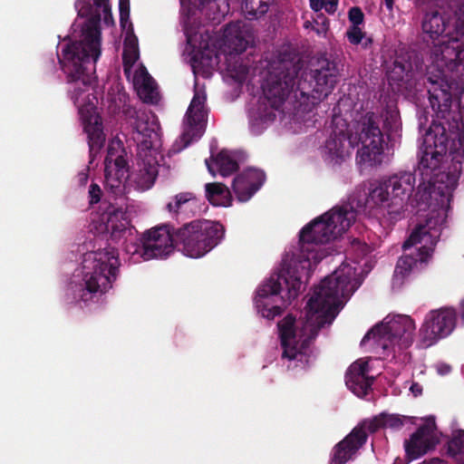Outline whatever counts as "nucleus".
<instances>
[{"label": "nucleus", "instance_id": "nucleus-25", "mask_svg": "<svg viewBox=\"0 0 464 464\" xmlns=\"http://www.w3.org/2000/svg\"><path fill=\"white\" fill-rule=\"evenodd\" d=\"M196 196L191 192H181L177 194L167 204V208L170 213H178L197 206Z\"/></svg>", "mask_w": 464, "mask_h": 464}, {"label": "nucleus", "instance_id": "nucleus-10", "mask_svg": "<svg viewBox=\"0 0 464 464\" xmlns=\"http://www.w3.org/2000/svg\"><path fill=\"white\" fill-rule=\"evenodd\" d=\"M118 251L97 248L82 255L80 266L64 282L63 298L67 304H89L112 289L120 273Z\"/></svg>", "mask_w": 464, "mask_h": 464}, {"label": "nucleus", "instance_id": "nucleus-33", "mask_svg": "<svg viewBox=\"0 0 464 464\" xmlns=\"http://www.w3.org/2000/svg\"><path fill=\"white\" fill-rule=\"evenodd\" d=\"M436 372L440 376L448 375L451 372V367L445 362H439L435 365Z\"/></svg>", "mask_w": 464, "mask_h": 464}, {"label": "nucleus", "instance_id": "nucleus-41", "mask_svg": "<svg viewBox=\"0 0 464 464\" xmlns=\"http://www.w3.org/2000/svg\"><path fill=\"white\" fill-rule=\"evenodd\" d=\"M310 25H311V23H310V22H306V23L304 24V26H305L306 28H308Z\"/></svg>", "mask_w": 464, "mask_h": 464}, {"label": "nucleus", "instance_id": "nucleus-2", "mask_svg": "<svg viewBox=\"0 0 464 464\" xmlns=\"http://www.w3.org/2000/svg\"><path fill=\"white\" fill-rule=\"evenodd\" d=\"M181 24L187 38L184 55L195 75V92L187 111L183 131H205L206 92L199 87L198 77L208 78L216 70L224 77L241 82L247 69L236 60L253 42L252 28L245 21L227 24L222 34L210 33L198 24L203 18L219 23L228 13L227 0H180Z\"/></svg>", "mask_w": 464, "mask_h": 464}, {"label": "nucleus", "instance_id": "nucleus-13", "mask_svg": "<svg viewBox=\"0 0 464 464\" xmlns=\"http://www.w3.org/2000/svg\"><path fill=\"white\" fill-rule=\"evenodd\" d=\"M413 419L398 414L381 413L372 420L363 421L335 446L330 464H345L353 459L365 443L368 431L373 432L379 428L398 430L404 424L412 422Z\"/></svg>", "mask_w": 464, "mask_h": 464}, {"label": "nucleus", "instance_id": "nucleus-12", "mask_svg": "<svg viewBox=\"0 0 464 464\" xmlns=\"http://www.w3.org/2000/svg\"><path fill=\"white\" fill-rule=\"evenodd\" d=\"M119 8L120 23L124 36L122 52L124 73L133 83L138 95L144 102L157 103L160 100L158 87L139 61V42L130 21L129 0H119Z\"/></svg>", "mask_w": 464, "mask_h": 464}, {"label": "nucleus", "instance_id": "nucleus-31", "mask_svg": "<svg viewBox=\"0 0 464 464\" xmlns=\"http://www.w3.org/2000/svg\"><path fill=\"white\" fill-rule=\"evenodd\" d=\"M102 196V189L97 184H92L89 188V202L94 204L99 202Z\"/></svg>", "mask_w": 464, "mask_h": 464}, {"label": "nucleus", "instance_id": "nucleus-18", "mask_svg": "<svg viewBox=\"0 0 464 464\" xmlns=\"http://www.w3.org/2000/svg\"><path fill=\"white\" fill-rule=\"evenodd\" d=\"M91 230L99 236H110L114 241L127 238L133 234L127 212L111 205L92 216Z\"/></svg>", "mask_w": 464, "mask_h": 464}, {"label": "nucleus", "instance_id": "nucleus-11", "mask_svg": "<svg viewBox=\"0 0 464 464\" xmlns=\"http://www.w3.org/2000/svg\"><path fill=\"white\" fill-rule=\"evenodd\" d=\"M416 329L410 315L390 314L365 334L361 345L379 356L395 358L412 345Z\"/></svg>", "mask_w": 464, "mask_h": 464}, {"label": "nucleus", "instance_id": "nucleus-42", "mask_svg": "<svg viewBox=\"0 0 464 464\" xmlns=\"http://www.w3.org/2000/svg\"><path fill=\"white\" fill-rule=\"evenodd\" d=\"M309 126H310V123H308V122H306V121H304V128L309 127Z\"/></svg>", "mask_w": 464, "mask_h": 464}, {"label": "nucleus", "instance_id": "nucleus-29", "mask_svg": "<svg viewBox=\"0 0 464 464\" xmlns=\"http://www.w3.org/2000/svg\"><path fill=\"white\" fill-rule=\"evenodd\" d=\"M385 126L393 133H397L401 128V121L398 111H392L390 118H386Z\"/></svg>", "mask_w": 464, "mask_h": 464}, {"label": "nucleus", "instance_id": "nucleus-5", "mask_svg": "<svg viewBox=\"0 0 464 464\" xmlns=\"http://www.w3.org/2000/svg\"><path fill=\"white\" fill-rule=\"evenodd\" d=\"M352 216L323 214L303 227L299 240L289 246L278 267L256 289L254 307L258 314L272 320L304 291L313 266L330 254L328 246L350 224Z\"/></svg>", "mask_w": 464, "mask_h": 464}, {"label": "nucleus", "instance_id": "nucleus-40", "mask_svg": "<svg viewBox=\"0 0 464 464\" xmlns=\"http://www.w3.org/2000/svg\"><path fill=\"white\" fill-rule=\"evenodd\" d=\"M419 121H420V129H421V128H422V125L424 124V122H423V121H422V117H421V116L420 117Z\"/></svg>", "mask_w": 464, "mask_h": 464}, {"label": "nucleus", "instance_id": "nucleus-28", "mask_svg": "<svg viewBox=\"0 0 464 464\" xmlns=\"http://www.w3.org/2000/svg\"><path fill=\"white\" fill-rule=\"evenodd\" d=\"M346 36L352 44H359L364 37V33L360 26L352 25L346 32Z\"/></svg>", "mask_w": 464, "mask_h": 464}, {"label": "nucleus", "instance_id": "nucleus-24", "mask_svg": "<svg viewBox=\"0 0 464 464\" xmlns=\"http://www.w3.org/2000/svg\"><path fill=\"white\" fill-rule=\"evenodd\" d=\"M206 198L216 207H229L232 197L229 189L221 183H207L205 185Z\"/></svg>", "mask_w": 464, "mask_h": 464}, {"label": "nucleus", "instance_id": "nucleus-32", "mask_svg": "<svg viewBox=\"0 0 464 464\" xmlns=\"http://www.w3.org/2000/svg\"><path fill=\"white\" fill-rule=\"evenodd\" d=\"M339 0H324L323 9L328 14H334L337 10Z\"/></svg>", "mask_w": 464, "mask_h": 464}, {"label": "nucleus", "instance_id": "nucleus-39", "mask_svg": "<svg viewBox=\"0 0 464 464\" xmlns=\"http://www.w3.org/2000/svg\"><path fill=\"white\" fill-rule=\"evenodd\" d=\"M385 5L389 10H392L393 5V0H384Z\"/></svg>", "mask_w": 464, "mask_h": 464}, {"label": "nucleus", "instance_id": "nucleus-21", "mask_svg": "<svg viewBox=\"0 0 464 464\" xmlns=\"http://www.w3.org/2000/svg\"><path fill=\"white\" fill-rule=\"evenodd\" d=\"M388 78L392 82H401V92L406 98L415 102L419 101L418 93L423 91L421 88L424 82H420V73L417 70L415 71L411 67L410 69L406 68L396 61L392 71L388 74Z\"/></svg>", "mask_w": 464, "mask_h": 464}, {"label": "nucleus", "instance_id": "nucleus-4", "mask_svg": "<svg viewBox=\"0 0 464 464\" xmlns=\"http://www.w3.org/2000/svg\"><path fill=\"white\" fill-rule=\"evenodd\" d=\"M75 2L78 14L87 17L79 33L74 30L62 46L59 62L67 77L68 95L78 111L79 121L88 139L91 158L102 150L106 140L103 121L97 108L96 63L102 54L99 22L113 24L109 0Z\"/></svg>", "mask_w": 464, "mask_h": 464}, {"label": "nucleus", "instance_id": "nucleus-38", "mask_svg": "<svg viewBox=\"0 0 464 464\" xmlns=\"http://www.w3.org/2000/svg\"><path fill=\"white\" fill-rule=\"evenodd\" d=\"M460 317L464 321V298L460 302Z\"/></svg>", "mask_w": 464, "mask_h": 464}, {"label": "nucleus", "instance_id": "nucleus-23", "mask_svg": "<svg viewBox=\"0 0 464 464\" xmlns=\"http://www.w3.org/2000/svg\"><path fill=\"white\" fill-rule=\"evenodd\" d=\"M206 165L213 177L217 174L227 177L238 168L237 155L223 150L216 157L212 156L210 160H206Z\"/></svg>", "mask_w": 464, "mask_h": 464}, {"label": "nucleus", "instance_id": "nucleus-27", "mask_svg": "<svg viewBox=\"0 0 464 464\" xmlns=\"http://www.w3.org/2000/svg\"><path fill=\"white\" fill-rule=\"evenodd\" d=\"M448 452L458 461H464V430L453 432L448 443Z\"/></svg>", "mask_w": 464, "mask_h": 464}, {"label": "nucleus", "instance_id": "nucleus-30", "mask_svg": "<svg viewBox=\"0 0 464 464\" xmlns=\"http://www.w3.org/2000/svg\"><path fill=\"white\" fill-rule=\"evenodd\" d=\"M349 20L353 25L360 26L363 22V14L358 7H353L349 11Z\"/></svg>", "mask_w": 464, "mask_h": 464}, {"label": "nucleus", "instance_id": "nucleus-9", "mask_svg": "<svg viewBox=\"0 0 464 464\" xmlns=\"http://www.w3.org/2000/svg\"><path fill=\"white\" fill-rule=\"evenodd\" d=\"M112 112L121 111L131 127V140L137 146V159L130 176L129 187L139 190L150 189L158 175L159 122L151 112L137 111L128 103V96L117 84L108 94Z\"/></svg>", "mask_w": 464, "mask_h": 464}, {"label": "nucleus", "instance_id": "nucleus-19", "mask_svg": "<svg viewBox=\"0 0 464 464\" xmlns=\"http://www.w3.org/2000/svg\"><path fill=\"white\" fill-rule=\"evenodd\" d=\"M422 420L423 424L404 442L406 457L410 460L425 455L440 442V433L437 430L434 417L429 416Z\"/></svg>", "mask_w": 464, "mask_h": 464}, {"label": "nucleus", "instance_id": "nucleus-35", "mask_svg": "<svg viewBox=\"0 0 464 464\" xmlns=\"http://www.w3.org/2000/svg\"><path fill=\"white\" fill-rule=\"evenodd\" d=\"M309 2L310 7L314 11L318 12L323 9L324 0H309Z\"/></svg>", "mask_w": 464, "mask_h": 464}, {"label": "nucleus", "instance_id": "nucleus-6", "mask_svg": "<svg viewBox=\"0 0 464 464\" xmlns=\"http://www.w3.org/2000/svg\"><path fill=\"white\" fill-rule=\"evenodd\" d=\"M445 18L438 12L426 14L422 31L434 41L426 68L430 107L438 118L453 114L455 105L464 98V83L454 77L464 75V0L455 14V30L444 34ZM463 117L464 103L459 108Z\"/></svg>", "mask_w": 464, "mask_h": 464}, {"label": "nucleus", "instance_id": "nucleus-36", "mask_svg": "<svg viewBox=\"0 0 464 464\" xmlns=\"http://www.w3.org/2000/svg\"><path fill=\"white\" fill-rule=\"evenodd\" d=\"M410 392L414 397H417L421 394L422 387L419 383H412L410 387Z\"/></svg>", "mask_w": 464, "mask_h": 464}, {"label": "nucleus", "instance_id": "nucleus-8", "mask_svg": "<svg viewBox=\"0 0 464 464\" xmlns=\"http://www.w3.org/2000/svg\"><path fill=\"white\" fill-rule=\"evenodd\" d=\"M332 124L333 134L325 144L331 162L337 164L350 158L355 146L358 147L356 163L361 169L391 161L393 149L386 143L373 114L368 113L350 125L341 116L334 115Z\"/></svg>", "mask_w": 464, "mask_h": 464}, {"label": "nucleus", "instance_id": "nucleus-26", "mask_svg": "<svg viewBox=\"0 0 464 464\" xmlns=\"http://www.w3.org/2000/svg\"><path fill=\"white\" fill-rule=\"evenodd\" d=\"M269 3L270 0H245L243 11L248 19H256L267 12Z\"/></svg>", "mask_w": 464, "mask_h": 464}, {"label": "nucleus", "instance_id": "nucleus-37", "mask_svg": "<svg viewBox=\"0 0 464 464\" xmlns=\"http://www.w3.org/2000/svg\"><path fill=\"white\" fill-rule=\"evenodd\" d=\"M314 31L318 35H324L327 31L325 21L323 22V24L320 28L314 29Z\"/></svg>", "mask_w": 464, "mask_h": 464}, {"label": "nucleus", "instance_id": "nucleus-34", "mask_svg": "<svg viewBox=\"0 0 464 464\" xmlns=\"http://www.w3.org/2000/svg\"><path fill=\"white\" fill-rule=\"evenodd\" d=\"M88 180V169H83L77 175V181L81 186L86 184Z\"/></svg>", "mask_w": 464, "mask_h": 464}, {"label": "nucleus", "instance_id": "nucleus-20", "mask_svg": "<svg viewBox=\"0 0 464 464\" xmlns=\"http://www.w3.org/2000/svg\"><path fill=\"white\" fill-rule=\"evenodd\" d=\"M371 359L361 358L348 368L345 374L347 388L357 397H364L369 392L373 378L371 375Z\"/></svg>", "mask_w": 464, "mask_h": 464}, {"label": "nucleus", "instance_id": "nucleus-7", "mask_svg": "<svg viewBox=\"0 0 464 464\" xmlns=\"http://www.w3.org/2000/svg\"><path fill=\"white\" fill-rule=\"evenodd\" d=\"M273 70L262 84L263 96L248 111L249 124L254 134L261 133L266 129L276 116L283 115L285 110H290L295 102H298L297 111L290 121V129L294 132L301 131L304 128L299 121L302 113L326 98L333 91L337 81L338 71L335 65L324 60L319 69L313 71L309 82L299 80L295 90L293 74L295 66L290 69L288 63H280L277 66L272 64Z\"/></svg>", "mask_w": 464, "mask_h": 464}, {"label": "nucleus", "instance_id": "nucleus-22", "mask_svg": "<svg viewBox=\"0 0 464 464\" xmlns=\"http://www.w3.org/2000/svg\"><path fill=\"white\" fill-rule=\"evenodd\" d=\"M266 179L265 173L257 169H246L233 181V190L240 202L249 200L262 187Z\"/></svg>", "mask_w": 464, "mask_h": 464}, {"label": "nucleus", "instance_id": "nucleus-16", "mask_svg": "<svg viewBox=\"0 0 464 464\" xmlns=\"http://www.w3.org/2000/svg\"><path fill=\"white\" fill-rule=\"evenodd\" d=\"M457 312L452 307H442L425 314L417 334V345L429 348L450 336L457 326Z\"/></svg>", "mask_w": 464, "mask_h": 464}, {"label": "nucleus", "instance_id": "nucleus-3", "mask_svg": "<svg viewBox=\"0 0 464 464\" xmlns=\"http://www.w3.org/2000/svg\"><path fill=\"white\" fill-rule=\"evenodd\" d=\"M353 253L313 290L304 316L288 314L277 323L282 359L290 370H304L313 361L311 343L321 327L334 320L372 267L370 247L353 244Z\"/></svg>", "mask_w": 464, "mask_h": 464}, {"label": "nucleus", "instance_id": "nucleus-1", "mask_svg": "<svg viewBox=\"0 0 464 464\" xmlns=\"http://www.w3.org/2000/svg\"><path fill=\"white\" fill-rule=\"evenodd\" d=\"M460 98L452 115L445 119L434 113L431 125L425 130L420 147L419 170L422 182L412 198L415 176L410 171H399L371 185L368 196L357 189L349 197L347 204L334 207L324 214L352 216L349 226L336 238L345 233L354 222L356 213L366 203L375 206L386 204L389 211L403 214L418 208L420 219L403 244L406 254L397 262L393 285H401L411 274L423 268L432 258L441 231L446 226L453 192L458 186L464 159V123L459 108Z\"/></svg>", "mask_w": 464, "mask_h": 464}, {"label": "nucleus", "instance_id": "nucleus-15", "mask_svg": "<svg viewBox=\"0 0 464 464\" xmlns=\"http://www.w3.org/2000/svg\"><path fill=\"white\" fill-rule=\"evenodd\" d=\"M172 250V236L167 226L147 230L142 234L140 243H130L126 246V252L134 263L164 258Z\"/></svg>", "mask_w": 464, "mask_h": 464}, {"label": "nucleus", "instance_id": "nucleus-17", "mask_svg": "<svg viewBox=\"0 0 464 464\" xmlns=\"http://www.w3.org/2000/svg\"><path fill=\"white\" fill-rule=\"evenodd\" d=\"M104 172L105 185L113 193H121L129 187L130 173L127 154L119 139H112L109 143Z\"/></svg>", "mask_w": 464, "mask_h": 464}, {"label": "nucleus", "instance_id": "nucleus-14", "mask_svg": "<svg viewBox=\"0 0 464 464\" xmlns=\"http://www.w3.org/2000/svg\"><path fill=\"white\" fill-rule=\"evenodd\" d=\"M223 226L211 220H195L184 226L179 231L182 243V251L191 258L204 256L224 237Z\"/></svg>", "mask_w": 464, "mask_h": 464}]
</instances>
